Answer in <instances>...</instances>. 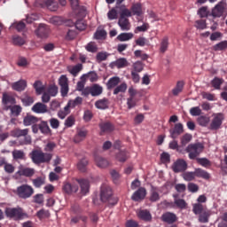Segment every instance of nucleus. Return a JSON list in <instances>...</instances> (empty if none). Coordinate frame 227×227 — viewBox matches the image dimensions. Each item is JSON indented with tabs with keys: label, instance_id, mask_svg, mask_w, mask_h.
I'll use <instances>...</instances> for the list:
<instances>
[{
	"label": "nucleus",
	"instance_id": "1",
	"mask_svg": "<svg viewBox=\"0 0 227 227\" xmlns=\"http://www.w3.org/2000/svg\"><path fill=\"white\" fill-rule=\"evenodd\" d=\"M100 200L103 203H107L109 207L118 204V197L113 194V189L107 184L101 185Z\"/></svg>",
	"mask_w": 227,
	"mask_h": 227
},
{
	"label": "nucleus",
	"instance_id": "2",
	"mask_svg": "<svg viewBox=\"0 0 227 227\" xmlns=\"http://www.w3.org/2000/svg\"><path fill=\"white\" fill-rule=\"evenodd\" d=\"M4 214L8 219H12L13 221H22L24 219H29V215L24 211L20 207H6Z\"/></svg>",
	"mask_w": 227,
	"mask_h": 227
},
{
	"label": "nucleus",
	"instance_id": "3",
	"mask_svg": "<svg viewBox=\"0 0 227 227\" xmlns=\"http://www.w3.org/2000/svg\"><path fill=\"white\" fill-rule=\"evenodd\" d=\"M34 164H49L52 160V153H43L42 150H34L30 153Z\"/></svg>",
	"mask_w": 227,
	"mask_h": 227
},
{
	"label": "nucleus",
	"instance_id": "4",
	"mask_svg": "<svg viewBox=\"0 0 227 227\" xmlns=\"http://www.w3.org/2000/svg\"><path fill=\"white\" fill-rule=\"evenodd\" d=\"M205 150V145L201 143L190 144L186 147V153H189L188 157L191 160H194V159L200 157V154L203 153Z\"/></svg>",
	"mask_w": 227,
	"mask_h": 227
},
{
	"label": "nucleus",
	"instance_id": "5",
	"mask_svg": "<svg viewBox=\"0 0 227 227\" xmlns=\"http://www.w3.org/2000/svg\"><path fill=\"white\" fill-rule=\"evenodd\" d=\"M16 194L21 200H27V198H31L35 194V190L28 184H22L17 188Z\"/></svg>",
	"mask_w": 227,
	"mask_h": 227
},
{
	"label": "nucleus",
	"instance_id": "6",
	"mask_svg": "<svg viewBox=\"0 0 227 227\" xmlns=\"http://www.w3.org/2000/svg\"><path fill=\"white\" fill-rule=\"evenodd\" d=\"M27 134H29V129L16 128L11 131L12 137H24V145H31V136Z\"/></svg>",
	"mask_w": 227,
	"mask_h": 227
},
{
	"label": "nucleus",
	"instance_id": "7",
	"mask_svg": "<svg viewBox=\"0 0 227 227\" xmlns=\"http://www.w3.org/2000/svg\"><path fill=\"white\" fill-rule=\"evenodd\" d=\"M223 121H224V114L223 113L214 114L209 125L210 130H219L221 125H223Z\"/></svg>",
	"mask_w": 227,
	"mask_h": 227
},
{
	"label": "nucleus",
	"instance_id": "8",
	"mask_svg": "<svg viewBox=\"0 0 227 227\" xmlns=\"http://www.w3.org/2000/svg\"><path fill=\"white\" fill-rule=\"evenodd\" d=\"M16 103H17V101L15 99V97H13L11 94H8L6 92L3 93L2 104H3L5 111H9L10 109H12V106H14V104H16Z\"/></svg>",
	"mask_w": 227,
	"mask_h": 227
},
{
	"label": "nucleus",
	"instance_id": "9",
	"mask_svg": "<svg viewBox=\"0 0 227 227\" xmlns=\"http://www.w3.org/2000/svg\"><path fill=\"white\" fill-rule=\"evenodd\" d=\"M59 85L60 86V93L62 97H67L68 91L70 90L68 87V78L67 75L62 74L59 79Z\"/></svg>",
	"mask_w": 227,
	"mask_h": 227
},
{
	"label": "nucleus",
	"instance_id": "10",
	"mask_svg": "<svg viewBox=\"0 0 227 227\" xmlns=\"http://www.w3.org/2000/svg\"><path fill=\"white\" fill-rule=\"evenodd\" d=\"M226 10V0L220 1L212 10V17H221Z\"/></svg>",
	"mask_w": 227,
	"mask_h": 227
},
{
	"label": "nucleus",
	"instance_id": "11",
	"mask_svg": "<svg viewBox=\"0 0 227 227\" xmlns=\"http://www.w3.org/2000/svg\"><path fill=\"white\" fill-rule=\"evenodd\" d=\"M35 35L37 38H49V33H51V30L49 29V27L45 24H39L38 27L35 31Z\"/></svg>",
	"mask_w": 227,
	"mask_h": 227
},
{
	"label": "nucleus",
	"instance_id": "12",
	"mask_svg": "<svg viewBox=\"0 0 227 227\" xmlns=\"http://www.w3.org/2000/svg\"><path fill=\"white\" fill-rule=\"evenodd\" d=\"M170 137L177 139L181 134H184V124L182 122L176 123L172 129H169Z\"/></svg>",
	"mask_w": 227,
	"mask_h": 227
},
{
	"label": "nucleus",
	"instance_id": "13",
	"mask_svg": "<svg viewBox=\"0 0 227 227\" xmlns=\"http://www.w3.org/2000/svg\"><path fill=\"white\" fill-rule=\"evenodd\" d=\"M71 8L75 12L76 15L86 17V7L79 5V0H69Z\"/></svg>",
	"mask_w": 227,
	"mask_h": 227
},
{
	"label": "nucleus",
	"instance_id": "14",
	"mask_svg": "<svg viewBox=\"0 0 227 227\" xmlns=\"http://www.w3.org/2000/svg\"><path fill=\"white\" fill-rule=\"evenodd\" d=\"M174 173H184L187 169V161L184 159H179L172 165Z\"/></svg>",
	"mask_w": 227,
	"mask_h": 227
},
{
	"label": "nucleus",
	"instance_id": "15",
	"mask_svg": "<svg viewBox=\"0 0 227 227\" xmlns=\"http://www.w3.org/2000/svg\"><path fill=\"white\" fill-rule=\"evenodd\" d=\"M161 221H163V223H167V224H174V223L178 221V217L175 213L166 212L161 215Z\"/></svg>",
	"mask_w": 227,
	"mask_h": 227
},
{
	"label": "nucleus",
	"instance_id": "16",
	"mask_svg": "<svg viewBox=\"0 0 227 227\" xmlns=\"http://www.w3.org/2000/svg\"><path fill=\"white\" fill-rule=\"evenodd\" d=\"M145 198H146V189L145 187H140L131 196L133 201H143Z\"/></svg>",
	"mask_w": 227,
	"mask_h": 227
},
{
	"label": "nucleus",
	"instance_id": "17",
	"mask_svg": "<svg viewBox=\"0 0 227 227\" xmlns=\"http://www.w3.org/2000/svg\"><path fill=\"white\" fill-rule=\"evenodd\" d=\"M17 175L20 176H27L31 177L35 175V168H26L22 165L19 167V170L17 171Z\"/></svg>",
	"mask_w": 227,
	"mask_h": 227
},
{
	"label": "nucleus",
	"instance_id": "18",
	"mask_svg": "<svg viewBox=\"0 0 227 227\" xmlns=\"http://www.w3.org/2000/svg\"><path fill=\"white\" fill-rule=\"evenodd\" d=\"M138 219L145 221V223H150L152 221V213L148 209H140L137 212Z\"/></svg>",
	"mask_w": 227,
	"mask_h": 227
},
{
	"label": "nucleus",
	"instance_id": "19",
	"mask_svg": "<svg viewBox=\"0 0 227 227\" xmlns=\"http://www.w3.org/2000/svg\"><path fill=\"white\" fill-rule=\"evenodd\" d=\"M76 182L81 187V192L83 196H86L90 192V181L87 179H77Z\"/></svg>",
	"mask_w": 227,
	"mask_h": 227
},
{
	"label": "nucleus",
	"instance_id": "20",
	"mask_svg": "<svg viewBox=\"0 0 227 227\" xmlns=\"http://www.w3.org/2000/svg\"><path fill=\"white\" fill-rule=\"evenodd\" d=\"M33 113H36V114H45L47 113V105L43 103H35L32 107Z\"/></svg>",
	"mask_w": 227,
	"mask_h": 227
},
{
	"label": "nucleus",
	"instance_id": "21",
	"mask_svg": "<svg viewBox=\"0 0 227 227\" xmlns=\"http://www.w3.org/2000/svg\"><path fill=\"white\" fill-rule=\"evenodd\" d=\"M99 129L101 130V134H104L106 132L109 133L114 130V125H113L111 121H102L101 123H99Z\"/></svg>",
	"mask_w": 227,
	"mask_h": 227
},
{
	"label": "nucleus",
	"instance_id": "22",
	"mask_svg": "<svg viewBox=\"0 0 227 227\" xmlns=\"http://www.w3.org/2000/svg\"><path fill=\"white\" fill-rule=\"evenodd\" d=\"M42 6H45L48 8V10H50V12H57L58 8H59V5L56 0H44Z\"/></svg>",
	"mask_w": 227,
	"mask_h": 227
},
{
	"label": "nucleus",
	"instance_id": "23",
	"mask_svg": "<svg viewBox=\"0 0 227 227\" xmlns=\"http://www.w3.org/2000/svg\"><path fill=\"white\" fill-rule=\"evenodd\" d=\"M62 189H63V192H66V194H72L79 191V186L77 184L65 183Z\"/></svg>",
	"mask_w": 227,
	"mask_h": 227
},
{
	"label": "nucleus",
	"instance_id": "24",
	"mask_svg": "<svg viewBox=\"0 0 227 227\" xmlns=\"http://www.w3.org/2000/svg\"><path fill=\"white\" fill-rule=\"evenodd\" d=\"M27 87V82L25 80H20L14 83H12V88L15 91H24Z\"/></svg>",
	"mask_w": 227,
	"mask_h": 227
},
{
	"label": "nucleus",
	"instance_id": "25",
	"mask_svg": "<svg viewBox=\"0 0 227 227\" xmlns=\"http://www.w3.org/2000/svg\"><path fill=\"white\" fill-rule=\"evenodd\" d=\"M195 177L210 180V173L203 168H195Z\"/></svg>",
	"mask_w": 227,
	"mask_h": 227
},
{
	"label": "nucleus",
	"instance_id": "26",
	"mask_svg": "<svg viewBox=\"0 0 227 227\" xmlns=\"http://www.w3.org/2000/svg\"><path fill=\"white\" fill-rule=\"evenodd\" d=\"M121 79L119 76H113L111 77L108 82H106V88L107 90H114L118 84L121 82Z\"/></svg>",
	"mask_w": 227,
	"mask_h": 227
},
{
	"label": "nucleus",
	"instance_id": "27",
	"mask_svg": "<svg viewBox=\"0 0 227 227\" xmlns=\"http://www.w3.org/2000/svg\"><path fill=\"white\" fill-rule=\"evenodd\" d=\"M118 26L121 31H130V21L129 19L119 18Z\"/></svg>",
	"mask_w": 227,
	"mask_h": 227
},
{
	"label": "nucleus",
	"instance_id": "28",
	"mask_svg": "<svg viewBox=\"0 0 227 227\" xmlns=\"http://www.w3.org/2000/svg\"><path fill=\"white\" fill-rule=\"evenodd\" d=\"M39 119L33 115H27L23 119V125L25 127H29L30 125H34L35 123H38Z\"/></svg>",
	"mask_w": 227,
	"mask_h": 227
},
{
	"label": "nucleus",
	"instance_id": "29",
	"mask_svg": "<svg viewBox=\"0 0 227 227\" xmlns=\"http://www.w3.org/2000/svg\"><path fill=\"white\" fill-rule=\"evenodd\" d=\"M95 162L98 168H107L109 166V161L101 156H95Z\"/></svg>",
	"mask_w": 227,
	"mask_h": 227
},
{
	"label": "nucleus",
	"instance_id": "30",
	"mask_svg": "<svg viewBox=\"0 0 227 227\" xmlns=\"http://www.w3.org/2000/svg\"><path fill=\"white\" fill-rule=\"evenodd\" d=\"M212 215V211L206 209L202 211L201 214H199V223H208L209 217Z\"/></svg>",
	"mask_w": 227,
	"mask_h": 227
},
{
	"label": "nucleus",
	"instance_id": "31",
	"mask_svg": "<svg viewBox=\"0 0 227 227\" xmlns=\"http://www.w3.org/2000/svg\"><path fill=\"white\" fill-rule=\"evenodd\" d=\"M90 91H91V97H99V95H102L104 91V88L95 83L90 87Z\"/></svg>",
	"mask_w": 227,
	"mask_h": 227
},
{
	"label": "nucleus",
	"instance_id": "32",
	"mask_svg": "<svg viewBox=\"0 0 227 227\" xmlns=\"http://www.w3.org/2000/svg\"><path fill=\"white\" fill-rule=\"evenodd\" d=\"M77 17H80V19L78 18L76 22H75V27L76 29H78L79 31H84V29H86V21L84 20V17L76 14Z\"/></svg>",
	"mask_w": 227,
	"mask_h": 227
},
{
	"label": "nucleus",
	"instance_id": "33",
	"mask_svg": "<svg viewBox=\"0 0 227 227\" xmlns=\"http://www.w3.org/2000/svg\"><path fill=\"white\" fill-rule=\"evenodd\" d=\"M95 107L97 109H108L109 108V99L104 98L95 102Z\"/></svg>",
	"mask_w": 227,
	"mask_h": 227
},
{
	"label": "nucleus",
	"instance_id": "34",
	"mask_svg": "<svg viewBox=\"0 0 227 227\" xmlns=\"http://www.w3.org/2000/svg\"><path fill=\"white\" fill-rule=\"evenodd\" d=\"M184 85L185 83L184 82V81H178L176 82V87L172 90V94L174 95V97H178L179 93H182V91H184Z\"/></svg>",
	"mask_w": 227,
	"mask_h": 227
},
{
	"label": "nucleus",
	"instance_id": "35",
	"mask_svg": "<svg viewBox=\"0 0 227 227\" xmlns=\"http://www.w3.org/2000/svg\"><path fill=\"white\" fill-rule=\"evenodd\" d=\"M39 130L42 134L49 135L51 134V130L49 127V123L45 121H43L39 123Z\"/></svg>",
	"mask_w": 227,
	"mask_h": 227
},
{
	"label": "nucleus",
	"instance_id": "36",
	"mask_svg": "<svg viewBox=\"0 0 227 227\" xmlns=\"http://www.w3.org/2000/svg\"><path fill=\"white\" fill-rule=\"evenodd\" d=\"M86 136H88V131L84 129H80L77 131V134L74 136V143H81Z\"/></svg>",
	"mask_w": 227,
	"mask_h": 227
},
{
	"label": "nucleus",
	"instance_id": "37",
	"mask_svg": "<svg viewBox=\"0 0 227 227\" xmlns=\"http://www.w3.org/2000/svg\"><path fill=\"white\" fill-rule=\"evenodd\" d=\"M127 88H129L127 82H123L114 89V95H119V93H125L127 91Z\"/></svg>",
	"mask_w": 227,
	"mask_h": 227
},
{
	"label": "nucleus",
	"instance_id": "38",
	"mask_svg": "<svg viewBox=\"0 0 227 227\" xmlns=\"http://www.w3.org/2000/svg\"><path fill=\"white\" fill-rule=\"evenodd\" d=\"M119 8L121 10L119 19H128L127 17H132V12L127 9L125 5H121Z\"/></svg>",
	"mask_w": 227,
	"mask_h": 227
},
{
	"label": "nucleus",
	"instance_id": "39",
	"mask_svg": "<svg viewBox=\"0 0 227 227\" xmlns=\"http://www.w3.org/2000/svg\"><path fill=\"white\" fill-rule=\"evenodd\" d=\"M134 38V34L132 33H121L117 36L119 42H129Z\"/></svg>",
	"mask_w": 227,
	"mask_h": 227
},
{
	"label": "nucleus",
	"instance_id": "40",
	"mask_svg": "<svg viewBox=\"0 0 227 227\" xmlns=\"http://www.w3.org/2000/svg\"><path fill=\"white\" fill-rule=\"evenodd\" d=\"M207 206L201 204V203H196L193 205V213H195L196 215L205 212L207 210Z\"/></svg>",
	"mask_w": 227,
	"mask_h": 227
},
{
	"label": "nucleus",
	"instance_id": "41",
	"mask_svg": "<svg viewBox=\"0 0 227 227\" xmlns=\"http://www.w3.org/2000/svg\"><path fill=\"white\" fill-rule=\"evenodd\" d=\"M88 160L86 158L82 159L80 161L77 163V168L79 171L82 173H86V168H88Z\"/></svg>",
	"mask_w": 227,
	"mask_h": 227
},
{
	"label": "nucleus",
	"instance_id": "42",
	"mask_svg": "<svg viewBox=\"0 0 227 227\" xmlns=\"http://www.w3.org/2000/svg\"><path fill=\"white\" fill-rule=\"evenodd\" d=\"M160 200V195H159V192H157V188H153L151 190L149 200L153 203H155L156 201H159Z\"/></svg>",
	"mask_w": 227,
	"mask_h": 227
},
{
	"label": "nucleus",
	"instance_id": "43",
	"mask_svg": "<svg viewBox=\"0 0 227 227\" xmlns=\"http://www.w3.org/2000/svg\"><path fill=\"white\" fill-rule=\"evenodd\" d=\"M106 36H107V32L105 29H98L94 33L95 40H106Z\"/></svg>",
	"mask_w": 227,
	"mask_h": 227
},
{
	"label": "nucleus",
	"instance_id": "44",
	"mask_svg": "<svg viewBox=\"0 0 227 227\" xmlns=\"http://www.w3.org/2000/svg\"><path fill=\"white\" fill-rule=\"evenodd\" d=\"M12 157L14 160H23L26 157V153L22 150H14L12 151Z\"/></svg>",
	"mask_w": 227,
	"mask_h": 227
},
{
	"label": "nucleus",
	"instance_id": "45",
	"mask_svg": "<svg viewBox=\"0 0 227 227\" xmlns=\"http://www.w3.org/2000/svg\"><path fill=\"white\" fill-rule=\"evenodd\" d=\"M34 88L37 95H42V93L45 91V87L43 86V83L41 81H35L34 83Z\"/></svg>",
	"mask_w": 227,
	"mask_h": 227
},
{
	"label": "nucleus",
	"instance_id": "46",
	"mask_svg": "<svg viewBox=\"0 0 227 227\" xmlns=\"http://www.w3.org/2000/svg\"><path fill=\"white\" fill-rule=\"evenodd\" d=\"M197 13L200 19H207V17H208V15H210V12H208V7H207V6L200 7L198 10Z\"/></svg>",
	"mask_w": 227,
	"mask_h": 227
},
{
	"label": "nucleus",
	"instance_id": "47",
	"mask_svg": "<svg viewBox=\"0 0 227 227\" xmlns=\"http://www.w3.org/2000/svg\"><path fill=\"white\" fill-rule=\"evenodd\" d=\"M127 159H129V153H127V151H119L116 154V160H119V162H125Z\"/></svg>",
	"mask_w": 227,
	"mask_h": 227
},
{
	"label": "nucleus",
	"instance_id": "48",
	"mask_svg": "<svg viewBox=\"0 0 227 227\" xmlns=\"http://www.w3.org/2000/svg\"><path fill=\"white\" fill-rule=\"evenodd\" d=\"M21 102H22L23 106L27 107V106H31V104H34L35 98L31 96L25 95L21 98Z\"/></svg>",
	"mask_w": 227,
	"mask_h": 227
},
{
	"label": "nucleus",
	"instance_id": "49",
	"mask_svg": "<svg viewBox=\"0 0 227 227\" xmlns=\"http://www.w3.org/2000/svg\"><path fill=\"white\" fill-rule=\"evenodd\" d=\"M226 49H227V41H222L213 46V51H215V52L219 51H226Z\"/></svg>",
	"mask_w": 227,
	"mask_h": 227
},
{
	"label": "nucleus",
	"instance_id": "50",
	"mask_svg": "<svg viewBox=\"0 0 227 227\" xmlns=\"http://www.w3.org/2000/svg\"><path fill=\"white\" fill-rule=\"evenodd\" d=\"M131 12L133 15H137V17H140L141 13H143V9L141 7V4H135L131 7Z\"/></svg>",
	"mask_w": 227,
	"mask_h": 227
},
{
	"label": "nucleus",
	"instance_id": "51",
	"mask_svg": "<svg viewBox=\"0 0 227 227\" xmlns=\"http://www.w3.org/2000/svg\"><path fill=\"white\" fill-rule=\"evenodd\" d=\"M183 178L185 180V182H192V180H195L196 178L195 170L193 172H184L183 174Z\"/></svg>",
	"mask_w": 227,
	"mask_h": 227
},
{
	"label": "nucleus",
	"instance_id": "52",
	"mask_svg": "<svg viewBox=\"0 0 227 227\" xmlns=\"http://www.w3.org/2000/svg\"><path fill=\"white\" fill-rule=\"evenodd\" d=\"M114 65L117 68H125V67H128L129 62L127 61V59L121 58L118 59L115 62Z\"/></svg>",
	"mask_w": 227,
	"mask_h": 227
},
{
	"label": "nucleus",
	"instance_id": "53",
	"mask_svg": "<svg viewBox=\"0 0 227 227\" xmlns=\"http://www.w3.org/2000/svg\"><path fill=\"white\" fill-rule=\"evenodd\" d=\"M192 140V135L186 133L181 137V145L186 146Z\"/></svg>",
	"mask_w": 227,
	"mask_h": 227
},
{
	"label": "nucleus",
	"instance_id": "54",
	"mask_svg": "<svg viewBox=\"0 0 227 227\" xmlns=\"http://www.w3.org/2000/svg\"><path fill=\"white\" fill-rule=\"evenodd\" d=\"M82 70V64H77L74 66L71 69H68L69 73L74 75V77H77V74Z\"/></svg>",
	"mask_w": 227,
	"mask_h": 227
},
{
	"label": "nucleus",
	"instance_id": "55",
	"mask_svg": "<svg viewBox=\"0 0 227 227\" xmlns=\"http://www.w3.org/2000/svg\"><path fill=\"white\" fill-rule=\"evenodd\" d=\"M68 103L71 106V109H74V107H77V106H81L82 104V98L76 97L75 99H70Z\"/></svg>",
	"mask_w": 227,
	"mask_h": 227
},
{
	"label": "nucleus",
	"instance_id": "56",
	"mask_svg": "<svg viewBox=\"0 0 227 227\" xmlns=\"http://www.w3.org/2000/svg\"><path fill=\"white\" fill-rule=\"evenodd\" d=\"M174 203L177 208H181L182 210H184V208H187V202H185L184 199H176Z\"/></svg>",
	"mask_w": 227,
	"mask_h": 227
},
{
	"label": "nucleus",
	"instance_id": "57",
	"mask_svg": "<svg viewBox=\"0 0 227 227\" xmlns=\"http://www.w3.org/2000/svg\"><path fill=\"white\" fill-rule=\"evenodd\" d=\"M168 45H169V39L168 38V36H165L160 43V52H165L166 51H168Z\"/></svg>",
	"mask_w": 227,
	"mask_h": 227
},
{
	"label": "nucleus",
	"instance_id": "58",
	"mask_svg": "<svg viewBox=\"0 0 227 227\" xmlns=\"http://www.w3.org/2000/svg\"><path fill=\"white\" fill-rule=\"evenodd\" d=\"M132 67H133V69L131 72H135L137 74L143 72L144 67L141 61L135 62Z\"/></svg>",
	"mask_w": 227,
	"mask_h": 227
},
{
	"label": "nucleus",
	"instance_id": "59",
	"mask_svg": "<svg viewBox=\"0 0 227 227\" xmlns=\"http://www.w3.org/2000/svg\"><path fill=\"white\" fill-rule=\"evenodd\" d=\"M197 162L203 168H208L209 166H212V163H210V160L207 158H197Z\"/></svg>",
	"mask_w": 227,
	"mask_h": 227
},
{
	"label": "nucleus",
	"instance_id": "60",
	"mask_svg": "<svg viewBox=\"0 0 227 227\" xmlns=\"http://www.w3.org/2000/svg\"><path fill=\"white\" fill-rule=\"evenodd\" d=\"M49 96L56 97L58 95V86L56 85H50L46 90Z\"/></svg>",
	"mask_w": 227,
	"mask_h": 227
},
{
	"label": "nucleus",
	"instance_id": "61",
	"mask_svg": "<svg viewBox=\"0 0 227 227\" xmlns=\"http://www.w3.org/2000/svg\"><path fill=\"white\" fill-rule=\"evenodd\" d=\"M211 84L215 90H221V84H223V79L215 77L212 80Z\"/></svg>",
	"mask_w": 227,
	"mask_h": 227
},
{
	"label": "nucleus",
	"instance_id": "62",
	"mask_svg": "<svg viewBox=\"0 0 227 227\" xmlns=\"http://www.w3.org/2000/svg\"><path fill=\"white\" fill-rule=\"evenodd\" d=\"M194 27L197 29H207V20H196Z\"/></svg>",
	"mask_w": 227,
	"mask_h": 227
},
{
	"label": "nucleus",
	"instance_id": "63",
	"mask_svg": "<svg viewBox=\"0 0 227 227\" xmlns=\"http://www.w3.org/2000/svg\"><path fill=\"white\" fill-rule=\"evenodd\" d=\"M107 18L109 20H115L118 19V11L115 8H113L107 12Z\"/></svg>",
	"mask_w": 227,
	"mask_h": 227
},
{
	"label": "nucleus",
	"instance_id": "64",
	"mask_svg": "<svg viewBox=\"0 0 227 227\" xmlns=\"http://www.w3.org/2000/svg\"><path fill=\"white\" fill-rule=\"evenodd\" d=\"M85 49L88 52H97L98 51L97 44H95V43H93V42L89 43L86 45Z\"/></svg>",
	"mask_w": 227,
	"mask_h": 227
}]
</instances>
